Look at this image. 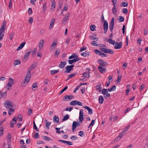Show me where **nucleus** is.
I'll return each mask as SVG.
<instances>
[{
  "mask_svg": "<svg viewBox=\"0 0 148 148\" xmlns=\"http://www.w3.org/2000/svg\"><path fill=\"white\" fill-rule=\"evenodd\" d=\"M44 43V41L43 40H40L39 44V49H41L43 47Z\"/></svg>",
  "mask_w": 148,
  "mask_h": 148,
  "instance_id": "dca6fc26",
  "label": "nucleus"
},
{
  "mask_svg": "<svg viewBox=\"0 0 148 148\" xmlns=\"http://www.w3.org/2000/svg\"><path fill=\"white\" fill-rule=\"evenodd\" d=\"M29 51L26 53L25 54V56L24 57V59H25L27 60L28 59L30 53L32 51V50L31 49H29L28 51Z\"/></svg>",
  "mask_w": 148,
  "mask_h": 148,
  "instance_id": "a211bd4d",
  "label": "nucleus"
},
{
  "mask_svg": "<svg viewBox=\"0 0 148 148\" xmlns=\"http://www.w3.org/2000/svg\"><path fill=\"white\" fill-rule=\"evenodd\" d=\"M90 29L92 31H95L96 30V26L94 25H91L90 26Z\"/></svg>",
  "mask_w": 148,
  "mask_h": 148,
  "instance_id": "a18cd8bd",
  "label": "nucleus"
},
{
  "mask_svg": "<svg viewBox=\"0 0 148 148\" xmlns=\"http://www.w3.org/2000/svg\"><path fill=\"white\" fill-rule=\"evenodd\" d=\"M117 9L116 8V6H114L112 9V13L114 15H116L117 14Z\"/></svg>",
  "mask_w": 148,
  "mask_h": 148,
  "instance_id": "bb28decb",
  "label": "nucleus"
},
{
  "mask_svg": "<svg viewBox=\"0 0 148 148\" xmlns=\"http://www.w3.org/2000/svg\"><path fill=\"white\" fill-rule=\"evenodd\" d=\"M121 75H119L118 78L117 79L116 81L118 82V83L120 82L121 79Z\"/></svg>",
  "mask_w": 148,
  "mask_h": 148,
  "instance_id": "052dcab7",
  "label": "nucleus"
},
{
  "mask_svg": "<svg viewBox=\"0 0 148 148\" xmlns=\"http://www.w3.org/2000/svg\"><path fill=\"white\" fill-rule=\"evenodd\" d=\"M57 45V44L55 42H53L50 47V49L51 50L54 49L55 48V46Z\"/></svg>",
  "mask_w": 148,
  "mask_h": 148,
  "instance_id": "473e14b6",
  "label": "nucleus"
},
{
  "mask_svg": "<svg viewBox=\"0 0 148 148\" xmlns=\"http://www.w3.org/2000/svg\"><path fill=\"white\" fill-rule=\"evenodd\" d=\"M125 134L122 133V132H120L119 135V136H117V137L114 140L116 142H117L118 140H119Z\"/></svg>",
  "mask_w": 148,
  "mask_h": 148,
  "instance_id": "f8f14e48",
  "label": "nucleus"
},
{
  "mask_svg": "<svg viewBox=\"0 0 148 148\" xmlns=\"http://www.w3.org/2000/svg\"><path fill=\"white\" fill-rule=\"evenodd\" d=\"M33 22V18L32 17H30L29 18V20L28 22L30 24H32Z\"/></svg>",
  "mask_w": 148,
  "mask_h": 148,
  "instance_id": "680f3d73",
  "label": "nucleus"
},
{
  "mask_svg": "<svg viewBox=\"0 0 148 148\" xmlns=\"http://www.w3.org/2000/svg\"><path fill=\"white\" fill-rule=\"evenodd\" d=\"M118 20L119 22H123L124 20V18L122 16H120Z\"/></svg>",
  "mask_w": 148,
  "mask_h": 148,
  "instance_id": "09e8293b",
  "label": "nucleus"
},
{
  "mask_svg": "<svg viewBox=\"0 0 148 148\" xmlns=\"http://www.w3.org/2000/svg\"><path fill=\"white\" fill-rule=\"evenodd\" d=\"M104 101V98L101 95L99 96V103L101 104H102Z\"/></svg>",
  "mask_w": 148,
  "mask_h": 148,
  "instance_id": "c85d7f7f",
  "label": "nucleus"
},
{
  "mask_svg": "<svg viewBox=\"0 0 148 148\" xmlns=\"http://www.w3.org/2000/svg\"><path fill=\"white\" fill-rule=\"evenodd\" d=\"M28 12L29 13V15H31L32 13V9L31 8H29L28 10Z\"/></svg>",
  "mask_w": 148,
  "mask_h": 148,
  "instance_id": "0e129e2a",
  "label": "nucleus"
},
{
  "mask_svg": "<svg viewBox=\"0 0 148 148\" xmlns=\"http://www.w3.org/2000/svg\"><path fill=\"white\" fill-rule=\"evenodd\" d=\"M37 83L36 82L35 83H34L33 84V85L32 86V88L33 89V88H36V89H37V88H38V87L37 86Z\"/></svg>",
  "mask_w": 148,
  "mask_h": 148,
  "instance_id": "864d4df0",
  "label": "nucleus"
},
{
  "mask_svg": "<svg viewBox=\"0 0 148 148\" xmlns=\"http://www.w3.org/2000/svg\"><path fill=\"white\" fill-rule=\"evenodd\" d=\"M55 21V20L54 18H52L51 19L50 22V26L49 27V29H51L53 28Z\"/></svg>",
  "mask_w": 148,
  "mask_h": 148,
  "instance_id": "412c9836",
  "label": "nucleus"
},
{
  "mask_svg": "<svg viewBox=\"0 0 148 148\" xmlns=\"http://www.w3.org/2000/svg\"><path fill=\"white\" fill-rule=\"evenodd\" d=\"M80 60L79 58H75V59L69 60H68V62L70 64H71L74 62H76Z\"/></svg>",
  "mask_w": 148,
  "mask_h": 148,
  "instance_id": "f3484780",
  "label": "nucleus"
},
{
  "mask_svg": "<svg viewBox=\"0 0 148 148\" xmlns=\"http://www.w3.org/2000/svg\"><path fill=\"white\" fill-rule=\"evenodd\" d=\"M70 104L71 106H75L76 105L80 106H82V103L81 102L77 100H74L71 101Z\"/></svg>",
  "mask_w": 148,
  "mask_h": 148,
  "instance_id": "423d86ee",
  "label": "nucleus"
},
{
  "mask_svg": "<svg viewBox=\"0 0 148 148\" xmlns=\"http://www.w3.org/2000/svg\"><path fill=\"white\" fill-rule=\"evenodd\" d=\"M84 132L82 131H81L79 132V135L81 136H83L84 135Z\"/></svg>",
  "mask_w": 148,
  "mask_h": 148,
  "instance_id": "13d9d810",
  "label": "nucleus"
},
{
  "mask_svg": "<svg viewBox=\"0 0 148 148\" xmlns=\"http://www.w3.org/2000/svg\"><path fill=\"white\" fill-rule=\"evenodd\" d=\"M121 11L123 13L126 14H127L128 11L127 8H124L121 10Z\"/></svg>",
  "mask_w": 148,
  "mask_h": 148,
  "instance_id": "c03bdc74",
  "label": "nucleus"
},
{
  "mask_svg": "<svg viewBox=\"0 0 148 148\" xmlns=\"http://www.w3.org/2000/svg\"><path fill=\"white\" fill-rule=\"evenodd\" d=\"M13 103L11 101L7 100L4 103V106L6 109L12 108L13 107Z\"/></svg>",
  "mask_w": 148,
  "mask_h": 148,
  "instance_id": "f03ea898",
  "label": "nucleus"
},
{
  "mask_svg": "<svg viewBox=\"0 0 148 148\" xmlns=\"http://www.w3.org/2000/svg\"><path fill=\"white\" fill-rule=\"evenodd\" d=\"M8 110H9L8 112V114H9V116H10L14 112V110L12 108Z\"/></svg>",
  "mask_w": 148,
  "mask_h": 148,
  "instance_id": "f704fd0d",
  "label": "nucleus"
},
{
  "mask_svg": "<svg viewBox=\"0 0 148 148\" xmlns=\"http://www.w3.org/2000/svg\"><path fill=\"white\" fill-rule=\"evenodd\" d=\"M81 55L83 57H86L87 55H89V53L88 51H85L82 53Z\"/></svg>",
  "mask_w": 148,
  "mask_h": 148,
  "instance_id": "c756f323",
  "label": "nucleus"
},
{
  "mask_svg": "<svg viewBox=\"0 0 148 148\" xmlns=\"http://www.w3.org/2000/svg\"><path fill=\"white\" fill-rule=\"evenodd\" d=\"M70 14L69 13H67L65 15L64 17V18L63 20V22L66 23L67 20H68L69 17V16Z\"/></svg>",
  "mask_w": 148,
  "mask_h": 148,
  "instance_id": "4468645a",
  "label": "nucleus"
},
{
  "mask_svg": "<svg viewBox=\"0 0 148 148\" xmlns=\"http://www.w3.org/2000/svg\"><path fill=\"white\" fill-rule=\"evenodd\" d=\"M20 62L19 60L15 61L14 62V65L15 66L18 65L20 64Z\"/></svg>",
  "mask_w": 148,
  "mask_h": 148,
  "instance_id": "603ef678",
  "label": "nucleus"
},
{
  "mask_svg": "<svg viewBox=\"0 0 148 148\" xmlns=\"http://www.w3.org/2000/svg\"><path fill=\"white\" fill-rule=\"evenodd\" d=\"M77 74V73L76 72L74 73H71L70 75H69L68 76V79H70L72 78L75 75Z\"/></svg>",
  "mask_w": 148,
  "mask_h": 148,
  "instance_id": "4c0bfd02",
  "label": "nucleus"
},
{
  "mask_svg": "<svg viewBox=\"0 0 148 148\" xmlns=\"http://www.w3.org/2000/svg\"><path fill=\"white\" fill-rule=\"evenodd\" d=\"M65 69H66L65 72L66 73H69L71 70H72L73 69H72L69 66H66L65 67Z\"/></svg>",
  "mask_w": 148,
  "mask_h": 148,
  "instance_id": "4be33fe9",
  "label": "nucleus"
},
{
  "mask_svg": "<svg viewBox=\"0 0 148 148\" xmlns=\"http://www.w3.org/2000/svg\"><path fill=\"white\" fill-rule=\"evenodd\" d=\"M71 97L69 95H66L64 97V100L66 101H70L71 100Z\"/></svg>",
  "mask_w": 148,
  "mask_h": 148,
  "instance_id": "c9c22d12",
  "label": "nucleus"
},
{
  "mask_svg": "<svg viewBox=\"0 0 148 148\" xmlns=\"http://www.w3.org/2000/svg\"><path fill=\"white\" fill-rule=\"evenodd\" d=\"M114 18L113 17L110 22L109 28L111 32H112L113 30L114 24Z\"/></svg>",
  "mask_w": 148,
  "mask_h": 148,
  "instance_id": "0eeeda50",
  "label": "nucleus"
},
{
  "mask_svg": "<svg viewBox=\"0 0 148 148\" xmlns=\"http://www.w3.org/2000/svg\"><path fill=\"white\" fill-rule=\"evenodd\" d=\"M51 75H53L55 73H56L58 72L59 70H52L50 71Z\"/></svg>",
  "mask_w": 148,
  "mask_h": 148,
  "instance_id": "79ce46f5",
  "label": "nucleus"
},
{
  "mask_svg": "<svg viewBox=\"0 0 148 148\" xmlns=\"http://www.w3.org/2000/svg\"><path fill=\"white\" fill-rule=\"evenodd\" d=\"M108 82H112V76H110L108 77Z\"/></svg>",
  "mask_w": 148,
  "mask_h": 148,
  "instance_id": "e2e57ef3",
  "label": "nucleus"
},
{
  "mask_svg": "<svg viewBox=\"0 0 148 148\" xmlns=\"http://www.w3.org/2000/svg\"><path fill=\"white\" fill-rule=\"evenodd\" d=\"M36 66V65L35 64H33L30 66V67L28 68V72L30 73V71L33 69Z\"/></svg>",
  "mask_w": 148,
  "mask_h": 148,
  "instance_id": "aec40b11",
  "label": "nucleus"
},
{
  "mask_svg": "<svg viewBox=\"0 0 148 148\" xmlns=\"http://www.w3.org/2000/svg\"><path fill=\"white\" fill-rule=\"evenodd\" d=\"M68 88L67 86H66L63 89L59 92V95H61L64 91L66 90Z\"/></svg>",
  "mask_w": 148,
  "mask_h": 148,
  "instance_id": "37998d69",
  "label": "nucleus"
},
{
  "mask_svg": "<svg viewBox=\"0 0 148 148\" xmlns=\"http://www.w3.org/2000/svg\"><path fill=\"white\" fill-rule=\"evenodd\" d=\"M116 87L115 85H113L111 88H109L108 90L109 92H110L112 91H114L116 89Z\"/></svg>",
  "mask_w": 148,
  "mask_h": 148,
  "instance_id": "e433bc0d",
  "label": "nucleus"
},
{
  "mask_svg": "<svg viewBox=\"0 0 148 148\" xmlns=\"http://www.w3.org/2000/svg\"><path fill=\"white\" fill-rule=\"evenodd\" d=\"M56 4L55 2H53L52 3V5L51 8V10L53 11L55 8Z\"/></svg>",
  "mask_w": 148,
  "mask_h": 148,
  "instance_id": "49530a36",
  "label": "nucleus"
},
{
  "mask_svg": "<svg viewBox=\"0 0 148 148\" xmlns=\"http://www.w3.org/2000/svg\"><path fill=\"white\" fill-rule=\"evenodd\" d=\"M14 83L13 79L10 78L8 80V82L7 84L6 87H11Z\"/></svg>",
  "mask_w": 148,
  "mask_h": 148,
  "instance_id": "9b49d317",
  "label": "nucleus"
},
{
  "mask_svg": "<svg viewBox=\"0 0 148 148\" xmlns=\"http://www.w3.org/2000/svg\"><path fill=\"white\" fill-rule=\"evenodd\" d=\"M77 126V122L76 121H74L73 122L72 125V130L73 131V132L74 130L76 129Z\"/></svg>",
  "mask_w": 148,
  "mask_h": 148,
  "instance_id": "5701e85b",
  "label": "nucleus"
},
{
  "mask_svg": "<svg viewBox=\"0 0 148 148\" xmlns=\"http://www.w3.org/2000/svg\"><path fill=\"white\" fill-rule=\"evenodd\" d=\"M6 22L5 21H4L0 28V41L2 39L4 36V33L6 27ZM1 46L2 44L0 42V48L1 47Z\"/></svg>",
  "mask_w": 148,
  "mask_h": 148,
  "instance_id": "f257e3e1",
  "label": "nucleus"
},
{
  "mask_svg": "<svg viewBox=\"0 0 148 148\" xmlns=\"http://www.w3.org/2000/svg\"><path fill=\"white\" fill-rule=\"evenodd\" d=\"M99 66L105 67L107 66L108 63L107 62L104 61L102 60H99Z\"/></svg>",
  "mask_w": 148,
  "mask_h": 148,
  "instance_id": "6e6552de",
  "label": "nucleus"
},
{
  "mask_svg": "<svg viewBox=\"0 0 148 148\" xmlns=\"http://www.w3.org/2000/svg\"><path fill=\"white\" fill-rule=\"evenodd\" d=\"M108 89H105L104 88L102 91V94L104 95V97L105 99L107 97H109L110 96V94L108 93Z\"/></svg>",
  "mask_w": 148,
  "mask_h": 148,
  "instance_id": "39448f33",
  "label": "nucleus"
},
{
  "mask_svg": "<svg viewBox=\"0 0 148 148\" xmlns=\"http://www.w3.org/2000/svg\"><path fill=\"white\" fill-rule=\"evenodd\" d=\"M66 62L65 61L61 62L59 65V67L61 69L64 68L66 64Z\"/></svg>",
  "mask_w": 148,
  "mask_h": 148,
  "instance_id": "2eb2a0df",
  "label": "nucleus"
},
{
  "mask_svg": "<svg viewBox=\"0 0 148 148\" xmlns=\"http://www.w3.org/2000/svg\"><path fill=\"white\" fill-rule=\"evenodd\" d=\"M114 46V48L115 49H119L121 48L122 45V42H120L119 43L116 42V44Z\"/></svg>",
  "mask_w": 148,
  "mask_h": 148,
  "instance_id": "1a4fd4ad",
  "label": "nucleus"
},
{
  "mask_svg": "<svg viewBox=\"0 0 148 148\" xmlns=\"http://www.w3.org/2000/svg\"><path fill=\"white\" fill-rule=\"evenodd\" d=\"M100 50L102 52L106 53H109L111 54H113L114 53V51L107 48H100Z\"/></svg>",
  "mask_w": 148,
  "mask_h": 148,
  "instance_id": "20e7f679",
  "label": "nucleus"
},
{
  "mask_svg": "<svg viewBox=\"0 0 148 148\" xmlns=\"http://www.w3.org/2000/svg\"><path fill=\"white\" fill-rule=\"evenodd\" d=\"M90 77V75L88 73H87L86 72H85L83 73V77L88 78Z\"/></svg>",
  "mask_w": 148,
  "mask_h": 148,
  "instance_id": "7c9ffc66",
  "label": "nucleus"
},
{
  "mask_svg": "<svg viewBox=\"0 0 148 148\" xmlns=\"http://www.w3.org/2000/svg\"><path fill=\"white\" fill-rule=\"evenodd\" d=\"M96 41H93L91 43V44L94 46H97L98 45L96 44Z\"/></svg>",
  "mask_w": 148,
  "mask_h": 148,
  "instance_id": "338daca9",
  "label": "nucleus"
},
{
  "mask_svg": "<svg viewBox=\"0 0 148 148\" xmlns=\"http://www.w3.org/2000/svg\"><path fill=\"white\" fill-rule=\"evenodd\" d=\"M60 51L59 50L56 51L54 53V55L55 56H58V55H59V54L60 53Z\"/></svg>",
  "mask_w": 148,
  "mask_h": 148,
  "instance_id": "bf43d9fd",
  "label": "nucleus"
},
{
  "mask_svg": "<svg viewBox=\"0 0 148 148\" xmlns=\"http://www.w3.org/2000/svg\"><path fill=\"white\" fill-rule=\"evenodd\" d=\"M83 107L84 108H85L88 110L89 114H92V109L90 108V107L86 106H83Z\"/></svg>",
  "mask_w": 148,
  "mask_h": 148,
  "instance_id": "ddd939ff",
  "label": "nucleus"
},
{
  "mask_svg": "<svg viewBox=\"0 0 148 148\" xmlns=\"http://www.w3.org/2000/svg\"><path fill=\"white\" fill-rule=\"evenodd\" d=\"M14 34V32H12L10 34L9 38L11 40L13 38Z\"/></svg>",
  "mask_w": 148,
  "mask_h": 148,
  "instance_id": "3c124183",
  "label": "nucleus"
},
{
  "mask_svg": "<svg viewBox=\"0 0 148 148\" xmlns=\"http://www.w3.org/2000/svg\"><path fill=\"white\" fill-rule=\"evenodd\" d=\"M104 24H103V28H104V33L106 34L108 29V23L107 21L104 20Z\"/></svg>",
  "mask_w": 148,
  "mask_h": 148,
  "instance_id": "9d476101",
  "label": "nucleus"
},
{
  "mask_svg": "<svg viewBox=\"0 0 148 148\" xmlns=\"http://www.w3.org/2000/svg\"><path fill=\"white\" fill-rule=\"evenodd\" d=\"M107 41L110 43L112 44L113 45H114L116 44V42L114 40H112L111 38H109Z\"/></svg>",
  "mask_w": 148,
  "mask_h": 148,
  "instance_id": "cd10ccee",
  "label": "nucleus"
},
{
  "mask_svg": "<svg viewBox=\"0 0 148 148\" xmlns=\"http://www.w3.org/2000/svg\"><path fill=\"white\" fill-rule=\"evenodd\" d=\"M69 118V116L68 114H66L64 116V117L62 119V121H66Z\"/></svg>",
  "mask_w": 148,
  "mask_h": 148,
  "instance_id": "58836bf2",
  "label": "nucleus"
},
{
  "mask_svg": "<svg viewBox=\"0 0 148 148\" xmlns=\"http://www.w3.org/2000/svg\"><path fill=\"white\" fill-rule=\"evenodd\" d=\"M101 84L99 83L95 87L96 90L99 91V92H101Z\"/></svg>",
  "mask_w": 148,
  "mask_h": 148,
  "instance_id": "6ab92c4d",
  "label": "nucleus"
},
{
  "mask_svg": "<svg viewBox=\"0 0 148 148\" xmlns=\"http://www.w3.org/2000/svg\"><path fill=\"white\" fill-rule=\"evenodd\" d=\"M32 113V111L31 109H29L28 112V114L29 115H30Z\"/></svg>",
  "mask_w": 148,
  "mask_h": 148,
  "instance_id": "69168bd1",
  "label": "nucleus"
},
{
  "mask_svg": "<svg viewBox=\"0 0 148 148\" xmlns=\"http://www.w3.org/2000/svg\"><path fill=\"white\" fill-rule=\"evenodd\" d=\"M130 127V125H127L126 127L123 130L122 132L125 135L126 134V132L128 130Z\"/></svg>",
  "mask_w": 148,
  "mask_h": 148,
  "instance_id": "a878e982",
  "label": "nucleus"
},
{
  "mask_svg": "<svg viewBox=\"0 0 148 148\" xmlns=\"http://www.w3.org/2000/svg\"><path fill=\"white\" fill-rule=\"evenodd\" d=\"M78 56L76 53H73L72 55L69 57V59H71L74 58H78Z\"/></svg>",
  "mask_w": 148,
  "mask_h": 148,
  "instance_id": "b1692460",
  "label": "nucleus"
},
{
  "mask_svg": "<svg viewBox=\"0 0 148 148\" xmlns=\"http://www.w3.org/2000/svg\"><path fill=\"white\" fill-rule=\"evenodd\" d=\"M42 138L45 140L49 141L51 140V138L47 136H42Z\"/></svg>",
  "mask_w": 148,
  "mask_h": 148,
  "instance_id": "72a5a7b5",
  "label": "nucleus"
},
{
  "mask_svg": "<svg viewBox=\"0 0 148 148\" xmlns=\"http://www.w3.org/2000/svg\"><path fill=\"white\" fill-rule=\"evenodd\" d=\"M78 138L75 136H73L71 137V138L72 140H74L77 139Z\"/></svg>",
  "mask_w": 148,
  "mask_h": 148,
  "instance_id": "6e6d98bb",
  "label": "nucleus"
},
{
  "mask_svg": "<svg viewBox=\"0 0 148 148\" xmlns=\"http://www.w3.org/2000/svg\"><path fill=\"white\" fill-rule=\"evenodd\" d=\"M79 119L81 123H82L84 119L83 116L79 115Z\"/></svg>",
  "mask_w": 148,
  "mask_h": 148,
  "instance_id": "4d7b16f0",
  "label": "nucleus"
},
{
  "mask_svg": "<svg viewBox=\"0 0 148 148\" xmlns=\"http://www.w3.org/2000/svg\"><path fill=\"white\" fill-rule=\"evenodd\" d=\"M12 0H10V1L9 5V6H8L9 9L11 8L12 7Z\"/></svg>",
  "mask_w": 148,
  "mask_h": 148,
  "instance_id": "774afa93",
  "label": "nucleus"
},
{
  "mask_svg": "<svg viewBox=\"0 0 148 148\" xmlns=\"http://www.w3.org/2000/svg\"><path fill=\"white\" fill-rule=\"evenodd\" d=\"M31 76V73L27 72V75L25 77L24 81L23 82V83L25 84V85H24V86H25L29 81Z\"/></svg>",
  "mask_w": 148,
  "mask_h": 148,
  "instance_id": "7ed1b4c3",
  "label": "nucleus"
},
{
  "mask_svg": "<svg viewBox=\"0 0 148 148\" xmlns=\"http://www.w3.org/2000/svg\"><path fill=\"white\" fill-rule=\"evenodd\" d=\"M45 122L46 124L45 127L47 128V129H48L49 128V127L51 123L49 122H47V120H45Z\"/></svg>",
  "mask_w": 148,
  "mask_h": 148,
  "instance_id": "2f4dec72",
  "label": "nucleus"
},
{
  "mask_svg": "<svg viewBox=\"0 0 148 148\" xmlns=\"http://www.w3.org/2000/svg\"><path fill=\"white\" fill-rule=\"evenodd\" d=\"M99 70L101 73H103V72H106V69L105 67L98 66V68Z\"/></svg>",
  "mask_w": 148,
  "mask_h": 148,
  "instance_id": "393cba45",
  "label": "nucleus"
},
{
  "mask_svg": "<svg viewBox=\"0 0 148 148\" xmlns=\"http://www.w3.org/2000/svg\"><path fill=\"white\" fill-rule=\"evenodd\" d=\"M94 52H95V53H96L97 55H100L101 53V52L100 51H99L97 49H95L94 50Z\"/></svg>",
  "mask_w": 148,
  "mask_h": 148,
  "instance_id": "8fccbe9b",
  "label": "nucleus"
},
{
  "mask_svg": "<svg viewBox=\"0 0 148 148\" xmlns=\"http://www.w3.org/2000/svg\"><path fill=\"white\" fill-rule=\"evenodd\" d=\"M46 3L45 2L43 6V11L45 12L46 10Z\"/></svg>",
  "mask_w": 148,
  "mask_h": 148,
  "instance_id": "5fc2aeb1",
  "label": "nucleus"
},
{
  "mask_svg": "<svg viewBox=\"0 0 148 148\" xmlns=\"http://www.w3.org/2000/svg\"><path fill=\"white\" fill-rule=\"evenodd\" d=\"M121 6H123L124 7H126L128 6V4L127 2L123 1L121 3Z\"/></svg>",
  "mask_w": 148,
  "mask_h": 148,
  "instance_id": "a19ab883",
  "label": "nucleus"
},
{
  "mask_svg": "<svg viewBox=\"0 0 148 148\" xmlns=\"http://www.w3.org/2000/svg\"><path fill=\"white\" fill-rule=\"evenodd\" d=\"M53 121L55 123H58L59 121V118L58 116H54L53 118Z\"/></svg>",
  "mask_w": 148,
  "mask_h": 148,
  "instance_id": "ea45409f",
  "label": "nucleus"
},
{
  "mask_svg": "<svg viewBox=\"0 0 148 148\" xmlns=\"http://www.w3.org/2000/svg\"><path fill=\"white\" fill-rule=\"evenodd\" d=\"M89 38L91 40H96V41H97L98 40V39L97 38L94 37L93 36H90Z\"/></svg>",
  "mask_w": 148,
  "mask_h": 148,
  "instance_id": "de8ad7c7",
  "label": "nucleus"
}]
</instances>
